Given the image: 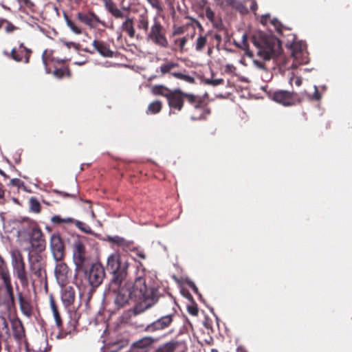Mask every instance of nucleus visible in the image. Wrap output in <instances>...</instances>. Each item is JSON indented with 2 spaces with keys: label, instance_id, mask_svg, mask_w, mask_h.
<instances>
[{
  "label": "nucleus",
  "instance_id": "f257e3e1",
  "mask_svg": "<svg viewBox=\"0 0 352 352\" xmlns=\"http://www.w3.org/2000/svg\"><path fill=\"white\" fill-rule=\"evenodd\" d=\"M129 267V262L122 261L118 253L112 254L108 257L107 270L111 276L109 288L115 296L114 304L117 309L133 303L134 313L138 314L157 302L158 289L148 286L142 275L137 277L134 282H125Z\"/></svg>",
  "mask_w": 352,
  "mask_h": 352
},
{
  "label": "nucleus",
  "instance_id": "f03ea898",
  "mask_svg": "<svg viewBox=\"0 0 352 352\" xmlns=\"http://www.w3.org/2000/svg\"><path fill=\"white\" fill-rule=\"evenodd\" d=\"M151 91L155 96L165 97L170 109L180 111L184 107V100H186L191 106H195L196 108H202L203 112H206L204 107H202L200 97L198 96L185 93L179 89L172 90L162 85L153 86Z\"/></svg>",
  "mask_w": 352,
  "mask_h": 352
},
{
  "label": "nucleus",
  "instance_id": "7ed1b4c3",
  "mask_svg": "<svg viewBox=\"0 0 352 352\" xmlns=\"http://www.w3.org/2000/svg\"><path fill=\"white\" fill-rule=\"evenodd\" d=\"M252 42L257 50L258 56L263 60L276 58L281 53L280 41L275 36L261 34L253 35Z\"/></svg>",
  "mask_w": 352,
  "mask_h": 352
},
{
  "label": "nucleus",
  "instance_id": "20e7f679",
  "mask_svg": "<svg viewBox=\"0 0 352 352\" xmlns=\"http://www.w3.org/2000/svg\"><path fill=\"white\" fill-rule=\"evenodd\" d=\"M72 258L77 272H85L91 265V256L85 240L76 238L72 243Z\"/></svg>",
  "mask_w": 352,
  "mask_h": 352
},
{
  "label": "nucleus",
  "instance_id": "39448f33",
  "mask_svg": "<svg viewBox=\"0 0 352 352\" xmlns=\"http://www.w3.org/2000/svg\"><path fill=\"white\" fill-rule=\"evenodd\" d=\"M11 265L14 276L20 282L23 288L29 286L28 272L22 253L19 250H13L10 252Z\"/></svg>",
  "mask_w": 352,
  "mask_h": 352
},
{
  "label": "nucleus",
  "instance_id": "423d86ee",
  "mask_svg": "<svg viewBox=\"0 0 352 352\" xmlns=\"http://www.w3.org/2000/svg\"><path fill=\"white\" fill-rule=\"evenodd\" d=\"M104 6L105 9L116 19H124L122 23L120 29L122 32L133 38L135 34L133 19L125 15L124 12L119 9L113 0H104Z\"/></svg>",
  "mask_w": 352,
  "mask_h": 352
},
{
  "label": "nucleus",
  "instance_id": "0eeeda50",
  "mask_svg": "<svg viewBox=\"0 0 352 352\" xmlns=\"http://www.w3.org/2000/svg\"><path fill=\"white\" fill-rule=\"evenodd\" d=\"M147 40L162 47H167L168 43L166 37V29L157 17H154L153 24L146 34Z\"/></svg>",
  "mask_w": 352,
  "mask_h": 352
},
{
  "label": "nucleus",
  "instance_id": "6e6552de",
  "mask_svg": "<svg viewBox=\"0 0 352 352\" xmlns=\"http://www.w3.org/2000/svg\"><path fill=\"white\" fill-rule=\"evenodd\" d=\"M26 221L29 225L28 235L32 247L37 251L43 250L45 248V239L42 230L35 221L29 219Z\"/></svg>",
  "mask_w": 352,
  "mask_h": 352
},
{
  "label": "nucleus",
  "instance_id": "1a4fd4ad",
  "mask_svg": "<svg viewBox=\"0 0 352 352\" xmlns=\"http://www.w3.org/2000/svg\"><path fill=\"white\" fill-rule=\"evenodd\" d=\"M272 98L275 102L285 107L296 105L301 102L298 93L286 90L274 91Z\"/></svg>",
  "mask_w": 352,
  "mask_h": 352
},
{
  "label": "nucleus",
  "instance_id": "9d476101",
  "mask_svg": "<svg viewBox=\"0 0 352 352\" xmlns=\"http://www.w3.org/2000/svg\"><path fill=\"white\" fill-rule=\"evenodd\" d=\"M16 297L21 313L28 318H31L34 315V307L30 294L20 291L19 286H16Z\"/></svg>",
  "mask_w": 352,
  "mask_h": 352
},
{
  "label": "nucleus",
  "instance_id": "9b49d317",
  "mask_svg": "<svg viewBox=\"0 0 352 352\" xmlns=\"http://www.w3.org/2000/svg\"><path fill=\"white\" fill-rule=\"evenodd\" d=\"M82 272L85 276L87 278L89 284L92 287H98L103 281L105 276L104 267L100 264H92L89 270Z\"/></svg>",
  "mask_w": 352,
  "mask_h": 352
},
{
  "label": "nucleus",
  "instance_id": "f8f14e48",
  "mask_svg": "<svg viewBox=\"0 0 352 352\" xmlns=\"http://www.w3.org/2000/svg\"><path fill=\"white\" fill-rule=\"evenodd\" d=\"M179 67V64L175 62H173L171 60H166L165 62L160 66V72L162 76L169 74L173 77L184 80L189 83H192L195 82V79L193 77L184 74L181 72H173L174 69Z\"/></svg>",
  "mask_w": 352,
  "mask_h": 352
},
{
  "label": "nucleus",
  "instance_id": "ddd939ff",
  "mask_svg": "<svg viewBox=\"0 0 352 352\" xmlns=\"http://www.w3.org/2000/svg\"><path fill=\"white\" fill-rule=\"evenodd\" d=\"M175 316V313H172L162 316L155 321L148 324L144 330L148 333H155L165 330L171 326L175 320L174 318Z\"/></svg>",
  "mask_w": 352,
  "mask_h": 352
},
{
  "label": "nucleus",
  "instance_id": "4468645a",
  "mask_svg": "<svg viewBox=\"0 0 352 352\" xmlns=\"http://www.w3.org/2000/svg\"><path fill=\"white\" fill-rule=\"evenodd\" d=\"M77 19L79 21L87 25L90 28H96L98 25L106 27L105 22L101 21L99 16L93 11L79 12L77 14Z\"/></svg>",
  "mask_w": 352,
  "mask_h": 352
},
{
  "label": "nucleus",
  "instance_id": "2eb2a0df",
  "mask_svg": "<svg viewBox=\"0 0 352 352\" xmlns=\"http://www.w3.org/2000/svg\"><path fill=\"white\" fill-rule=\"evenodd\" d=\"M50 248L54 259L62 261L65 255V245L59 234H53L50 238Z\"/></svg>",
  "mask_w": 352,
  "mask_h": 352
},
{
  "label": "nucleus",
  "instance_id": "dca6fc26",
  "mask_svg": "<svg viewBox=\"0 0 352 352\" xmlns=\"http://www.w3.org/2000/svg\"><path fill=\"white\" fill-rule=\"evenodd\" d=\"M54 273L58 283L60 285L64 286L68 280V278L71 274V271L68 265L60 261H58L56 265Z\"/></svg>",
  "mask_w": 352,
  "mask_h": 352
},
{
  "label": "nucleus",
  "instance_id": "f3484780",
  "mask_svg": "<svg viewBox=\"0 0 352 352\" xmlns=\"http://www.w3.org/2000/svg\"><path fill=\"white\" fill-rule=\"evenodd\" d=\"M186 345L183 342L172 340L160 344L155 352H185Z\"/></svg>",
  "mask_w": 352,
  "mask_h": 352
},
{
  "label": "nucleus",
  "instance_id": "a211bd4d",
  "mask_svg": "<svg viewBox=\"0 0 352 352\" xmlns=\"http://www.w3.org/2000/svg\"><path fill=\"white\" fill-rule=\"evenodd\" d=\"M50 308L53 313V316L55 320L56 324L58 329L60 330V333L58 336V338H63L65 337V336L67 333H70L72 330H69V332H63V320L58 310V306L53 297V296H50Z\"/></svg>",
  "mask_w": 352,
  "mask_h": 352
},
{
  "label": "nucleus",
  "instance_id": "6ab92c4d",
  "mask_svg": "<svg viewBox=\"0 0 352 352\" xmlns=\"http://www.w3.org/2000/svg\"><path fill=\"white\" fill-rule=\"evenodd\" d=\"M107 241L111 244L120 248L126 252H133L136 250L135 243L133 241L126 240L119 236H108Z\"/></svg>",
  "mask_w": 352,
  "mask_h": 352
},
{
  "label": "nucleus",
  "instance_id": "aec40b11",
  "mask_svg": "<svg viewBox=\"0 0 352 352\" xmlns=\"http://www.w3.org/2000/svg\"><path fill=\"white\" fill-rule=\"evenodd\" d=\"M76 298V292L72 286H63L61 290V300L67 308L74 304Z\"/></svg>",
  "mask_w": 352,
  "mask_h": 352
},
{
  "label": "nucleus",
  "instance_id": "412c9836",
  "mask_svg": "<svg viewBox=\"0 0 352 352\" xmlns=\"http://www.w3.org/2000/svg\"><path fill=\"white\" fill-rule=\"evenodd\" d=\"M30 267L32 273L36 276L41 282L46 279L47 274L45 266L38 259L32 261L30 258Z\"/></svg>",
  "mask_w": 352,
  "mask_h": 352
},
{
  "label": "nucleus",
  "instance_id": "4be33fe9",
  "mask_svg": "<svg viewBox=\"0 0 352 352\" xmlns=\"http://www.w3.org/2000/svg\"><path fill=\"white\" fill-rule=\"evenodd\" d=\"M157 341L156 338L146 336L135 342L132 346L135 347L139 352H148L151 347Z\"/></svg>",
  "mask_w": 352,
  "mask_h": 352
},
{
  "label": "nucleus",
  "instance_id": "5701e85b",
  "mask_svg": "<svg viewBox=\"0 0 352 352\" xmlns=\"http://www.w3.org/2000/svg\"><path fill=\"white\" fill-rule=\"evenodd\" d=\"M12 330L14 338L17 341H21L25 336V331L21 320L16 318L11 321Z\"/></svg>",
  "mask_w": 352,
  "mask_h": 352
},
{
  "label": "nucleus",
  "instance_id": "b1692460",
  "mask_svg": "<svg viewBox=\"0 0 352 352\" xmlns=\"http://www.w3.org/2000/svg\"><path fill=\"white\" fill-rule=\"evenodd\" d=\"M200 101L201 102L202 107H204V109L206 110V112H203L202 108H196L195 106H192V109L190 112V118L192 120H205L206 117L210 113V110L207 106V104L204 102L203 100L200 98Z\"/></svg>",
  "mask_w": 352,
  "mask_h": 352
},
{
  "label": "nucleus",
  "instance_id": "393cba45",
  "mask_svg": "<svg viewBox=\"0 0 352 352\" xmlns=\"http://www.w3.org/2000/svg\"><path fill=\"white\" fill-rule=\"evenodd\" d=\"M93 46L95 50L104 57H112L113 52L110 50L109 46L103 41L94 40Z\"/></svg>",
  "mask_w": 352,
  "mask_h": 352
},
{
  "label": "nucleus",
  "instance_id": "a878e982",
  "mask_svg": "<svg viewBox=\"0 0 352 352\" xmlns=\"http://www.w3.org/2000/svg\"><path fill=\"white\" fill-rule=\"evenodd\" d=\"M211 36L209 34L206 35H199L195 41V50L197 52H202L205 47L209 43L208 42V37Z\"/></svg>",
  "mask_w": 352,
  "mask_h": 352
},
{
  "label": "nucleus",
  "instance_id": "bb28decb",
  "mask_svg": "<svg viewBox=\"0 0 352 352\" xmlns=\"http://www.w3.org/2000/svg\"><path fill=\"white\" fill-rule=\"evenodd\" d=\"M53 74L56 78L61 79L65 76L71 77V71L67 65H63L61 67H55Z\"/></svg>",
  "mask_w": 352,
  "mask_h": 352
},
{
  "label": "nucleus",
  "instance_id": "cd10ccee",
  "mask_svg": "<svg viewBox=\"0 0 352 352\" xmlns=\"http://www.w3.org/2000/svg\"><path fill=\"white\" fill-rule=\"evenodd\" d=\"M63 16L67 25L74 33L76 34H81L82 33V28L78 26L77 24L73 21L66 13H64Z\"/></svg>",
  "mask_w": 352,
  "mask_h": 352
},
{
  "label": "nucleus",
  "instance_id": "c85d7f7f",
  "mask_svg": "<svg viewBox=\"0 0 352 352\" xmlns=\"http://www.w3.org/2000/svg\"><path fill=\"white\" fill-rule=\"evenodd\" d=\"M138 28L147 32L148 27V17L146 14H140L138 20Z\"/></svg>",
  "mask_w": 352,
  "mask_h": 352
},
{
  "label": "nucleus",
  "instance_id": "c756f323",
  "mask_svg": "<svg viewBox=\"0 0 352 352\" xmlns=\"http://www.w3.org/2000/svg\"><path fill=\"white\" fill-rule=\"evenodd\" d=\"M30 211L36 214L41 212V206L37 198L32 197L29 201Z\"/></svg>",
  "mask_w": 352,
  "mask_h": 352
},
{
  "label": "nucleus",
  "instance_id": "7c9ffc66",
  "mask_svg": "<svg viewBox=\"0 0 352 352\" xmlns=\"http://www.w3.org/2000/svg\"><path fill=\"white\" fill-rule=\"evenodd\" d=\"M162 109V102L160 100H155L149 104L147 109V113L156 114L161 111Z\"/></svg>",
  "mask_w": 352,
  "mask_h": 352
},
{
  "label": "nucleus",
  "instance_id": "2f4dec72",
  "mask_svg": "<svg viewBox=\"0 0 352 352\" xmlns=\"http://www.w3.org/2000/svg\"><path fill=\"white\" fill-rule=\"evenodd\" d=\"M9 335L8 322L3 316H0V338Z\"/></svg>",
  "mask_w": 352,
  "mask_h": 352
},
{
  "label": "nucleus",
  "instance_id": "473e14b6",
  "mask_svg": "<svg viewBox=\"0 0 352 352\" xmlns=\"http://www.w3.org/2000/svg\"><path fill=\"white\" fill-rule=\"evenodd\" d=\"M205 16L212 23L214 27L217 28L219 26V21L215 18V14L209 6L206 8Z\"/></svg>",
  "mask_w": 352,
  "mask_h": 352
},
{
  "label": "nucleus",
  "instance_id": "72a5a7b5",
  "mask_svg": "<svg viewBox=\"0 0 352 352\" xmlns=\"http://www.w3.org/2000/svg\"><path fill=\"white\" fill-rule=\"evenodd\" d=\"M51 221L54 224H60V223H72L74 221V219L71 217L62 218L58 215H54L51 218Z\"/></svg>",
  "mask_w": 352,
  "mask_h": 352
},
{
  "label": "nucleus",
  "instance_id": "f704fd0d",
  "mask_svg": "<svg viewBox=\"0 0 352 352\" xmlns=\"http://www.w3.org/2000/svg\"><path fill=\"white\" fill-rule=\"evenodd\" d=\"M241 48L245 51V54L249 57H253V53L249 50V45L248 43V37L244 34L242 38V46Z\"/></svg>",
  "mask_w": 352,
  "mask_h": 352
},
{
  "label": "nucleus",
  "instance_id": "c9c22d12",
  "mask_svg": "<svg viewBox=\"0 0 352 352\" xmlns=\"http://www.w3.org/2000/svg\"><path fill=\"white\" fill-rule=\"evenodd\" d=\"M21 7L27 8L30 11H34L35 3L31 0H16Z\"/></svg>",
  "mask_w": 352,
  "mask_h": 352
},
{
  "label": "nucleus",
  "instance_id": "e433bc0d",
  "mask_svg": "<svg viewBox=\"0 0 352 352\" xmlns=\"http://www.w3.org/2000/svg\"><path fill=\"white\" fill-rule=\"evenodd\" d=\"M74 223H75V226L79 230H82L83 232L87 233V234L91 232V228L85 223L78 221V220H74Z\"/></svg>",
  "mask_w": 352,
  "mask_h": 352
},
{
  "label": "nucleus",
  "instance_id": "4c0bfd02",
  "mask_svg": "<svg viewBox=\"0 0 352 352\" xmlns=\"http://www.w3.org/2000/svg\"><path fill=\"white\" fill-rule=\"evenodd\" d=\"M21 54H25V60L24 63H28L30 61V55L32 54V51L30 49H28L23 43L19 45V49Z\"/></svg>",
  "mask_w": 352,
  "mask_h": 352
},
{
  "label": "nucleus",
  "instance_id": "58836bf2",
  "mask_svg": "<svg viewBox=\"0 0 352 352\" xmlns=\"http://www.w3.org/2000/svg\"><path fill=\"white\" fill-rule=\"evenodd\" d=\"M10 57L16 62L23 61V58H25V54H21L20 50H16L13 48L10 52Z\"/></svg>",
  "mask_w": 352,
  "mask_h": 352
},
{
  "label": "nucleus",
  "instance_id": "ea45409f",
  "mask_svg": "<svg viewBox=\"0 0 352 352\" xmlns=\"http://www.w3.org/2000/svg\"><path fill=\"white\" fill-rule=\"evenodd\" d=\"M187 41H188L187 38L185 36L182 37V38H177L174 41L175 44L178 45L180 52H183V51L184 50V47L187 43Z\"/></svg>",
  "mask_w": 352,
  "mask_h": 352
},
{
  "label": "nucleus",
  "instance_id": "a19ab883",
  "mask_svg": "<svg viewBox=\"0 0 352 352\" xmlns=\"http://www.w3.org/2000/svg\"><path fill=\"white\" fill-rule=\"evenodd\" d=\"M271 23L274 26L276 30L280 34H282V32H283V25L280 23V22L276 19H273L272 21H271Z\"/></svg>",
  "mask_w": 352,
  "mask_h": 352
},
{
  "label": "nucleus",
  "instance_id": "79ce46f5",
  "mask_svg": "<svg viewBox=\"0 0 352 352\" xmlns=\"http://www.w3.org/2000/svg\"><path fill=\"white\" fill-rule=\"evenodd\" d=\"M302 78L300 76H297L295 75H292V76L289 79V83L292 85L295 84V85L299 87L302 85Z\"/></svg>",
  "mask_w": 352,
  "mask_h": 352
},
{
  "label": "nucleus",
  "instance_id": "37998d69",
  "mask_svg": "<svg viewBox=\"0 0 352 352\" xmlns=\"http://www.w3.org/2000/svg\"><path fill=\"white\" fill-rule=\"evenodd\" d=\"M151 6L159 11L162 10V6L159 0H147Z\"/></svg>",
  "mask_w": 352,
  "mask_h": 352
},
{
  "label": "nucleus",
  "instance_id": "c03bdc74",
  "mask_svg": "<svg viewBox=\"0 0 352 352\" xmlns=\"http://www.w3.org/2000/svg\"><path fill=\"white\" fill-rule=\"evenodd\" d=\"M40 346L38 348V352H47L50 349H47V346L48 345L47 340H42L40 342Z\"/></svg>",
  "mask_w": 352,
  "mask_h": 352
},
{
  "label": "nucleus",
  "instance_id": "a18cd8bd",
  "mask_svg": "<svg viewBox=\"0 0 352 352\" xmlns=\"http://www.w3.org/2000/svg\"><path fill=\"white\" fill-rule=\"evenodd\" d=\"M6 25L5 27V30L7 33L13 32L14 30L17 29L16 26H14L11 22L7 20V22H5Z\"/></svg>",
  "mask_w": 352,
  "mask_h": 352
},
{
  "label": "nucleus",
  "instance_id": "49530a36",
  "mask_svg": "<svg viewBox=\"0 0 352 352\" xmlns=\"http://www.w3.org/2000/svg\"><path fill=\"white\" fill-rule=\"evenodd\" d=\"M208 83L213 86H217L223 83V79L217 78L208 80Z\"/></svg>",
  "mask_w": 352,
  "mask_h": 352
},
{
  "label": "nucleus",
  "instance_id": "de8ad7c7",
  "mask_svg": "<svg viewBox=\"0 0 352 352\" xmlns=\"http://www.w3.org/2000/svg\"><path fill=\"white\" fill-rule=\"evenodd\" d=\"M188 311L192 316H197L198 314V309L196 305H191L188 307Z\"/></svg>",
  "mask_w": 352,
  "mask_h": 352
},
{
  "label": "nucleus",
  "instance_id": "09e8293b",
  "mask_svg": "<svg viewBox=\"0 0 352 352\" xmlns=\"http://www.w3.org/2000/svg\"><path fill=\"white\" fill-rule=\"evenodd\" d=\"M10 184L12 186H17L19 188H20L21 186H23V182L21 181L20 179H17V178L12 179L10 180Z\"/></svg>",
  "mask_w": 352,
  "mask_h": 352
},
{
  "label": "nucleus",
  "instance_id": "8fccbe9b",
  "mask_svg": "<svg viewBox=\"0 0 352 352\" xmlns=\"http://www.w3.org/2000/svg\"><path fill=\"white\" fill-rule=\"evenodd\" d=\"M314 89H315V91L311 96V99L315 100H320L321 98V95L319 93L316 86H314Z\"/></svg>",
  "mask_w": 352,
  "mask_h": 352
},
{
  "label": "nucleus",
  "instance_id": "3c124183",
  "mask_svg": "<svg viewBox=\"0 0 352 352\" xmlns=\"http://www.w3.org/2000/svg\"><path fill=\"white\" fill-rule=\"evenodd\" d=\"M184 32V27L179 26L177 28H175L173 32V35H179L182 34Z\"/></svg>",
  "mask_w": 352,
  "mask_h": 352
},
{
  "label": "nucleus",
  "instance_id": "603ef678",
  "mask_svg": "<svg viewBox=\"0 0 352 352\" xmlns=\"http://www.w3.org/2000/svg\"><path fill=\"white\" fill-rule=\"evenodd\" d=\"M254 65L261 69H265V64L260 60H254Z\"/></svg>",
  "mask_w": 352,
  "mask_h": 352
},
{
  "label": "nucleus",
  "instance_id": "864d4df0",
  "mask_svg": "<svg viewBox=\"0 0 352 352\" xmlns=\"http://www.w3.org/2000/svg\"><path fill=\"white\" fill-rule=\"evenodd\" d=\"M54 192L57 194H59V195L65 197H76L75 195L69 194V193L61 192V191H59L57 190H55Z\"/></svg>",
  "mask_w": 352,
  "mask_h": 352
},
{
  "label": "nucleus",
  "instance_id": "5fc2aeb1",
  "mask_svg": "<svg viewBox=\"0 0 352 352\" xmlns=\"http://www.w3.org/2000/svg\"><path fill=\"white\" fill-rule=\"evenodd\" d=\"M65 45L68 48L73 47L77 50L79 48V46H80V45L78 43H76L74 42H65Z\"/></svg>",
  "mask_w": 352,
  "mask_h": 352
},
{
  "label": "nucleus",
  "instance_id": "6e6d98bb",
  "mask_svg": "<svg viewBox=\"0 0 352 352\" xmlns=\"http://www.w3.org/2000/svg\"><path fill=\"white\" fill-rule=\"evenodd\" d=\"M212 36L214 37V38H215L217 41L218 44L221 43V36L220 34H215Z\"/></svg>",
  "mask_w": 352,
  "mask_h": 352
},
{
  "label": "nucleus",
  "instance_id": "4d7b16f0",
  "mask_svg": "<svg viewBox=\"0 0 352 352\" xmlns=\"http://www.w3.org/2000/svg\"><path fill=\"white\" fill-rule=\"evenodd\" d=\"M190 286L195 293H198V288L197 287L194 283H191V284H190Z\"/></svg>",
  "mask_w": 352,
  "mask_h": 352
},
{
  "label": "nucleus",
  "instance_id": "13d9d810",
  "mask_svg": "<svg viewBox=\"0 0 352 352\" xmlns=\"http://www.w3.org/2000/svg\"><path fill=\"white\" fill-rule=\"evenodd\" d=\"M5 22H7V19L0 18V29L5 25Z\"/></svg>",
  "mask_w": 352,
  "mask_h": 352
},
{
  "label": "nucleus",
  "instance_id": "bf43d9fd",
  "mask_svg": "<svg viewBox=\"0 0 352 352\" xmlns=\"http://www.w3.org/2000/svg\"><path fill=\"white\" fill-rule=\"evenodd\" d=\"M137 255L142 259L146 258V255L142 252H139Z\"/></svg>",
  "mask_w": 352,
  "mask_h": 352
},
{
  "label": "nucleus",
  "instance_id": "052dcab7",
  "mask_svg": "<svg viewBox=\"0 0 352 352\" xmlns=\"http://www.w3.org/2000/svg\"><path fill=\"white\" fill-rule=\"evenodd\" d=\"M257 4L255 2H254L252 3L250 8L252 10L254 11L257 9Z\"/></svg>",
  "mask_w": 352,
  "mask_h": 352
},
{
  "label": "nucleus",
  "instance_id": "680f3d73",
  "mask_svg": "<svg viewBox=\"0 0 352 352\" xmlns=\"http://www.w3.org/2000/svg\"><path fill=\"white\" fill-rule=\"evenodd\" d=\"M208 54H210V53L212 52V49H213V45L210 43H209L208 45Z\"/></svg>",
  "mask_w": 352,
  "mask_h": 352
},
{
  "label": "nucleus",
  "instance_id": "e2e57ef3",
  "mask_svg": "<svg viewBox=\"0 0 352 352\" xmlns=\"http://www.w3.org/2000/svg\"><path fill=\"white\" fill-rule=\"evenodd\" d=\"M206 5V1H204V0H201L200 2H199V6L200 8H204L205 7V6Z\"/></svg>",
  "mask_w": 352,
  "mask_h": 352
},
{
  "label": "nucleus",
  "instance_id": "0e129e2a",
  "mask_svg": "<svg viewBox=\"0 0 352 352\" xmlns=\"http://www.w3.org/2000/svg\"><path fill=\"white\" fill-rule=\"evenodd\" d=\"M237 352H248L244 348L239 346L236 349Z\"/></svg>",
  "mask_w": 352,
  "mask_h": 352
},
{
  "label": "nucleus",
  "instance_id": "69168bd1",
  "mask_svg": "<svg viewBox=\"0 0 352 352\" xmlns=\"http://www.w3.org/2000/svg\"><path fill=\"white\" fill-rule=\"evenodd\" d=\"M269 17V15H266V16H262V19H261V23H265L266 21H267V18Z\"/></svg>",
  "mask_w": 352,
  "mask_h": 352
},
{
  "label": "nucleus",
  "instance_id": "338daca9",
  "mask_svg": "<svg viewBox=\"0 0 352 352\" xmlns=\"http://www.w3.org/2000/svg\"><path fill=\"white\" fill-rule=\"evenodd\" d=\"M4 193V190L0 187V199L3 198Z\"/></svg>",
  "mask_w": 352,
  "mask_h": 352
},
{
  "label": "nucleus",
  "instance_id": "774afa93",
  "mask_svg": "<svg viewBox=\"0 0 352 352\" xmlns=\"http://www.w3.org/2000/svg\"><path fill=\"white\" fill-rule=\"evenodd\" d=\"M0 175H2V176H3V177H6V178H7V177H8L7 175H6V173H5L2 170H1V169H0Z\"/></svg>",
  "mask_w": 352,
  "mask_h": 352
}]
</instances>
